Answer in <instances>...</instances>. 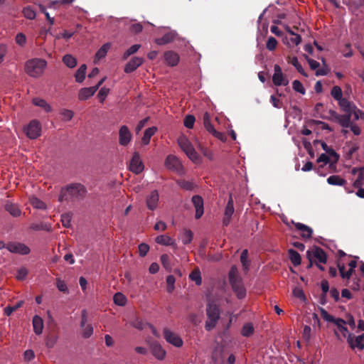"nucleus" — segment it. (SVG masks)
<instances>
[{"instance_id":"nucleus-1","label":"nucleus","mask_w":364,"mask_h":364,"mask_svg":"<svg viewBox=\"0 0 364 364\" xmlns=\"http://www.w3.org/2000/svg\"><path fill=\"white\" fill-rule=\"evenodd\" d=\"M85 193L86 189L84 186L80 183L71 184L61 189L58 200L63 202L82 199Z\"/></svg>"},{"instance_id":"nucleus-2","label":"nucleus","mask_w":364,"mask_h":364,"mask_svg":"<svg viewBox=\"0 0 364 364\" xmlns=\"http://www.w3.org/2000/svg\"><path fill=\"white\" fill-rule=\"evenodd\" d=\"M228 279L232 289L237 297L240 299L245 298L246 296V289L243 285L242 280L239 275L236 266L231 267L228 273Z\"/></svg>"},{"instance_id":"nucleus-3","label":"nucleus","mask_w":364,"mask_h":364,"mask_svg":"<svg viewBox=\"0 0 364 364\" xmlns=\"http://www.w3.org/2000/svg\"><path fill=\"white\" fill-rule=\"evenodd\" d=\"M46 65L47 62L45 60L33 58L26 62L25 71L29 76L38 77L43 73Z\"/></svg>"},{"instance_id":"nucleus-4","label":"nucleus","mask_w":364,"mask_h":364,"mask_svg":"<svg viewBox=\"0 0 364 364\" xmlns=\"http://www.w3.org/2000/svg\"><path fill=\"white\" fill-rule=\"evenodd\" d=\"M353 114H339L336 112L332 114V117L336 122L338 123L342 127L348 128L350 127L352 132L358 136L361 134L360 128L354 123V119H353L351 121V117Z\"/></svg>"},{"instance_id":"nucleus-5","label":"nucleus","mask_w":364,"mask_h":364,"mask_svg":"<svg viewBox=\"0 0 364 364\" xmlns=\"http://www.w3.org/2000/svg\"><path fill=\"white\" fill-rule=\"evenodd\" d=\"M178 144L182 151L193 163L198 164L200 162V156L186 136H180L178 139Z\"/></svg>"},{"instance_id":"nucleus-6","label":"nucleus","mask_w":364,"mask_h":364,"mask_svg":"<svg viewBox=\"0 0 364 364\" xmlns=\"http://www.w3.org/2000/svg\"><path fill=\"white\" fill-rule=\"evenodd\" d=\"M341 109L347 114H353L354 120H364V112L358 109L354 104L346 98H342L338 101Z\"/></svg>"},{"instance_id":"nucleus-7","label":"nucleus","mask_w":364,"mask_h":364,"mask_svg":"<svg viewBox=\"0 0 364 364\" xmlns=\"http://www.w3.org/2000/svg\"><path fill=\"white\" fill-rule=\"evenodd\" d=\"M164 165L170 171L176 172L178 175L185 173L184 168L180 160L174 155H168L165 159Z\"/></svg>"},{"instance_id":"nucleus-8","label":"nucleus","mask_w":364,"mask_h":364,"mask_svg":"<svg viewBox=\"0 0 364 364\" xmlns=\"http://www.w3.org/2000/svg\"><path fill=\"white\" fill-rule=\"evenodd\" d=\"M306 257L309 260L313 259L314 264L320 262L326 264L327 262V255L325 251L317 246H314L306 252Z\"/></svg>"},{"instance_id":"nucleus-9","label":"nucleus","mask_w":364,"mask_h":364,"mask_svg":"<svg viewBox=\"0 0 364 364\" xmlns=\"http://www.w3.org/2000/svg\"><path fill=\"white\" fill-rule=\"evenodd\" d=\"M23 132L30 139H36L41 134V125L38 120L33 119L23 128Z\"/></svg>"},{"instance_id":"nucleus-10","label":"nucleus","mask_w":364,"mask_h":364,"mask_svg":"<svg viewBox=\"0 0 364 364\" xmlns=\"http://www.w3.org/2000/svg\"><path fill=\"white\" fill-rule=\"evenodd\" d=\"M321 317L326 321L333 323L336 324L340 332L345 333L348 331V328L346 326V321L342 318H335L332 315L329 314L326 310L321 309Z\"/></svg>"},{"instance_id":"nucleus-11","label":"nucleus","mask_w":364,"mask_h":364,"mask_svg":"<svg viewBox=\"0 0 364 364\" xmlns=\"http://www.w3.org/2000/svg\"><path fill=\"white\" fill-rule=\"evenodd\" d=\"M272 82L273 84L276 86H286L289 84V80L287 78V77L283 74L281 67L277 64L274 65V66Z\"/></svg>"},{"instance_id":"nucleus-12","label":"nucleus","mask_w":364,"mask_h":364,"mask_svg":"<svg viewBox=\"0 0 364 364\" xmlns=\"http://www.w3.org/2000/svg\"><path fill=\"white\" fill-rule=\"evenodd\" d=\"M163 334L166 341L175 347L181 348L183 345L182 338L176 333L168 328H164Z\"/></svg>"},{"instance_id":"nucleus-13","label":"nucleus","mask_w":364,"mask_h":364,"mask_svg":"<svg viewBox=\"0 0 364 364\" xmlns=\"http://www.w3.org/2000/svg\"><path fill=\"white\" fill-rule=\"evenodd\" d=\"M6 249L11 253L23 255H28L31 252L30 248L25 244L15 242H11L6 244Z\"/></svg>"},{"instance_id":"nucleus-14","label":"nucleus","mask_w":364,"mask_h":364,"mask_svg":"<svg viewBox=\"0 0 364 364\" xmlns=\"http://www.w3.org/2000/svg\"><path fill=\"white\" fill-rule=\"evenodd\" d=\"M129 169L132 172L139 174L144 170V164L138 152H134L130 161Z\"/></svg>"},{"instance_id":"nucleus-15","label":"nucleus","mask_w":364,"mask_h":364,"mask_svg":"<svg viewBox=\"0 0 364 364\" xmlns=\"http://www.w3.org/2000/svg\"><path fill=\"white\" fill-rule=\"evenodd\" d=\"M132 138V134L128 127L126 125L121 126L119 130V144L121 146H126L130 143Z\"/></svg>"},{"instance_id":"nucleus-16","label":"nucleus","mask_w":364,"mask_h":364,"mask_svg":"<svg viewBox=\"0 0 364 364\" xmlns=\"http://www.w3.org/2000/svg\"><path fill=\"white\" fill-rule=\"evenodd\" d=\"M235 209H234V203H233V199L232 197V195H230L228 203L226 205L225 213H224V218L223 220V225L228 226L231 220V217L232 214L234 213Z\"/></svg>"},{"instance_id":"nucleus-17","label":"nucleus","mask_w":364,"mask_h":364,"mask_svg":"<svg viewBox=\"0 0 364 364\" xmlns=\"http://www.w3.org/2000/svg\"><path fill=\"white\" fill-rule=\"evenodd\" d=\"M159 200V195L156 190L152 191L146 198V204L149 210H154L157 208Z\"/></svg>"},{"instance_id":"nucleus-18","label":"nucleus","mask_w":364,"mask_h":364,"mask_svg":"<svg viewBox=\"0 0 364 364\" xmlns=\"http://www.w3.org/2000/svg\"><path fill=\"white\" fill-rule=\"evenodd\" d=\"M192 203L196 208L195 218L199 219L202 217L204 213L203 200L201 196L198 195L192 197Z\"/></svg>"},{"instance_id":"nucleus-19","label":"nucleus","mask_w":364,"mask_h":364,"mask_svg":"<svg viewBox=\"0 0 364 364\" xmlns=\"http://www.w3.org/2000/svg\"><path fill=\"white\" fill-rule=\"evenodd\" d=\"M177 36L178 34L176 31H171L166 33L161 38H155L154 42L159 46L166 45L174 41Z\"/></svg>"},{"instance_id":"nucleus-20","label":"nucleus","mask_w":364,"mask_h":364,"mask_svg":"<svg viewBox=\"0 0 364 364\" xmlns=\"http://www.w3.org/2000/svg\"><path fill=\"white\" fill-rule=\"evenodd\" d=\"M347 341L352 349L358 348L361 350L364 348V333L356 337H352L350 335Z\"/></svg>"},{"instance_id":"nucleus-21","label":"nucleus","mask_w":364,"mask_h":364,"mask_svg":"<svg viewBox=\"0 0 364 364\" xmlns=\"http://www.w3.org/2000/svg\"><path fill=\"white\" fill-rule=\"evenodd\" d=\"M144 63V59L140 57H133L126 65L124 67V72L126 73H130L136 70L142 63Z\"/></svg>"},{"instance_id":"nucleus-22","label":"nucleus","mask_w":364,"mask_h":364,"mask_svg":"<svg viewBox=\"0 0 364 364\" xmlns=\"http://www.w3.org/2000/svg\"><path fill=\"white\" fill-rule=\"evenodd\" d=\"M97 90V87H83L81 88L79 90L77 97L78 100L80 101H85L92 96L94 95V94Z\"/></svg>"},{"instance_id":"nucleus-23","label":"nucleus","mask_w":364,"mask_h":364,"mask_svg":"<svg viewBox=\"0 0 364 364\" xmlns=\"http://www.w3.org/2000/svg\"><path fill=\"white\" fill-rule=\"evenodd\" d=\"M155 242L157 244L164 246H172L174 249H177V245L173 238L166 235H161L155 238Z\"/></svg>"},{"instance_id":"nucleus-24","label":"nucleus","mask_w":364,"mask_h":364,"mask_svg":"<svg viewBox=\"0 0 364 364\" xmlns=\"http://www.w3.org/2000/svg\"><path fill=\"white\" fill-rule=\"evenodd\" d=\"M164 59L169 66L173 67L178 65L180 57L177 53L168 50L164 53Z\"/></svg>"},{"instance_id":"nucleus-25","label":"nucleus","mask_w":364,"mask_h":364,"mask_svg":"<svg viewBox=\"0 0 364 364\" xmlns=\"http://www.w3.org/2000/svg\"><path fill=\"white\" fill-rule=\"evenodd\" d=\"M152 355L158 360H162L165 358L166 352L158 343H153L151 345Z\"/></svg>"},{"instance_id":"nucleus-26","label":"nucleus","mask_w":364,"mask_h":364,"mask_svg":"<svg viewBox=\"0 0 364 364\" xmlns=\"http://www.w3.org/2000/svg\"><path fill=\"white\" fill-rule=\"evenodd\" d=\"M294 226L296 230L301 232V237L303 239L309 240L311 238L313 230L311 228L300 223H294Z\"/></svg>"},{"instance_id":"nucleus-27","label":"nucleus","mask_w":364,"mask_h":364,"mask_svg":"<svg viewBox=\"0 0 364 364\" xmlns=\"http://www.w3.org/2000/svg\"><path fill=\"white\" fill-rule=\"evenodd\" d=\"M206 314L208 318L218 321L220 318V310L218 306L215 304H208Z\"/></svg>"},{"instance_id":"nucleus-28","label":"nucleus","mask_w":364,"mask_h":364,"mask_svg":"<svg viewBox=\"0 0 364 364\" xmlns=\"http://www.w3.org/2000/svg\"><path fill=\"white\" fill-rule=\"evenodd\" d=\"M306 58V60L308 61V63H309L311 69L313 70H316V75H317V76L326 75L328 74V70L327 69H325V68L318 69L320 66V64L318 62H317L316 60H315L314 59L309 58L307 56Z\"/></svg>"},{"instance_id":"nucleus-29","label":"nucleus","mask_w":364,"mask_h":364,"mask_svg":"<svg viewBox=\"0 0 364 364\" xmlns=\"http://www.w3.org/2000/svg\"><path fill=\"white\" fill-rule=\"evenodd\" d=\"M33 331L36 334L40 335L43 332V321L39 316H34L33 318Z\"/></svg>"},{"instance_id":"nucleus-30","label":"nucleus","mask_w":364,"mask_h":364,"mask_svg":"<svg viewBox=\"0 0 364 364\" xmlns=\"http://www.w3.org/2000/svg\"><path fill=\"white\" fill-rule=\"evenodd\" d=\"M156 131L157 128L156 127H151L146 129L144 133V136L141 138V143L144 145L149 144L151 136L154 135Z\"/></svg>"},{"instance_id":"nucleus-31","label":"nucleus","mask_w":364,"mask_h":364,"mask_svg":"<svg viewBox=\"0 0 364 364\" xmlns=\"http://www.w3.org/2000/svg\"><path fill=\"white\" fill-rule=\"evenodd\" d=\"M5 210L14 217H19L21 214V210L18 206L12 203H7L5 205Z\"/></svg>"},{"instance_id":"nucleus-32","label":"nucleus","mask_w":364,"mask_h":364,"mask_svg":"<svg viewBox=\"0 0 364 364\" xmlns=\"http://www.w3.org/2000/svg\"><path fill=\"white\" fill-rule=\"evenodd\" d=\"M32 102L34 105L42 107L46 112H50L52 110L50 105L43 99L36 97L33 99Z\"/></svg>"},{"instance_id":"nucleus-33","label":"nucleus","mask_w":364,"mask_h":364,"mask_svg":"<svg viewBox=\"0 0 364 364\" xmlns=\"http://www.w3.org/2000/svg\"><path fill=\"white\" fill-rule=\"evenodd\" d=\"M327 182L331 185L345 186L346 181L338 175H332L327 178Z\"/></svg>"},{"instance_id":"nucleus-34","label":"nucleus","mask_w":364,"mask_h":364,"mask_svg":"<svg viewBox=\"0 0 364 364\" xmlns=\"http://www.w3.org/2000/svg\"><path fill=\"white\" fill-rule=\"evenodd\" d=\"M288 253L290 261L294 266H298L301 264V256L296 250L290 249L289 250Z\"/></svg>"},{"instance_id":"nucleus-35","label":"nucleus","mask_w":364,"mask_h":364,"mask_svg":"<svg viewBox=\"0 0 364 364\" xmlns=\"http://www.w3.org/2000/svg\"><path fill=\"white\" fill-rule=\"evenodd\" d=\"M86 70L87 66L85 64H82L80 65V67L77 69L75 75L76 82H82L85 80Z\"/></svg>"},{"instance_id":"nucleus-36","label":"nucleus","mask_w":364,"mask_h":364,"mask_svg":"<svg viewBox=\"0 0 364 364\" xmlns=\"http://www.w3.org/2000/svg\"><path fill=\"white\" fill-rule=\"evenodd\" d=\"M189 279L195 282L196 285H200L202 284V278L200 269L198 268L194 269L189 274Z\"/></svg>"},{"instance_id":"nucleus-37","label":"nucleus","mask_w":364,"mask_h":364,"mask_svg":"<svg viewBox=\"0 0 364 364\" xmlns=\"http://www.w3.org/2000/svg\"><path fill=\"white\" fill-rule=\"evenodd\" d=\"M203 120L205 128L209 133L211 134L215 130V128L211 123L210 116L208 112L204 113Z\"/></svg>"},{"instance_id":"nucleus-38","label":"nucleus","mask_w":364,"mask_h":364,"mask_svg":"<svg viewBox=\"0 0 364 364\" xmlns=\"http://www.w3.org/2000/svg\"><path fill=\"white\" fill-rule=\"evenodd\" d=\"M110 43L104 44L96 53L95 58L98 60L105 58L107 53L108 50L110 48Z\"/></svg>"},{"instance_id":"nucleus-39","label":"nucleus","mask_w":364,"mask_h":364,"mask_svg":"<svg viewBox=\"0 0 364 364\" xmlns=\"http://www.w3.org/2000/svg\"><path fill=\"white\" fill-rule=\"evenodd\" d=\"M63 62L68 68H75L77 65V60L73 55L67 54L63 56Z\"/></svg>"},{"instance_id":"nucleus-40","label":"nucleus","mask_w":364,"mask_h":364,"mask_svg":"<svg viewBox=\"0 0 364 364\" xmlns=\"http://www.w3.org/2000/svg\"><path fill=\"white\" fill-rule=\"evenodd\" d=\"M193 238V233L191 230L184 229L182 235V242L184 245L190 244Z\"/></svg>"},{"instance_id":"nucleus-41","label":"nucleus","mask_w":364,"mask_h":364,"mask_svg":"<svg viewBox=\"0 0 364 364\" xmlns=\"http://www.w3.org/2000/svg\"><path fill=\"white\" fill-rule=\"evenodd\" d=\"M285 30L288 32L292 37L290 38V41L293 45H299L301 41V37L299 34H296L289 26H286Z\"/></svg>"},{"instance_id":"nucleus-42","label":"nucleus","mask_w":364,"mask_h":364,"mask_svg":"<svg viewBox=\"0 0 364 364\" xmlns=\"http://www.w3.org/2000/svg\"><path fill=\"white\" fill-rule=\"evenodd\" d=\"M113 301L115 304L123 306L127 303V298L123 294L117 292L114 295Z\"/></svg>"},{"instance_id":"nucleus-43","label":"nucleus","mask_w":364,"mask_h":364,"mask_svg":"<svg viewBox=\"0 0 364 364\" xmlns=\"http://www.w3.org/2000/svg\"><path fill=\"white\" fill-rule=\"evenodd\" d=\"M30 203L31 205L37 209H46V205L41 200L38 198L37 197L33 196L30 198Z\"/></svg>"},{"instance_id":"nucleus-44","label":"nucleus","mask_w":364,"mask_h":364,"mask_svg":"<svg viewBox=\"0 0 364 364\" xmlns=\"http://www.w3.org/2000/svg\"><path fill=\"white\" fill-rule=\"evenodd\" d=\"M338 267L340 272V274L343 279H350L354 271V269H351V268H349V269L347 272H346L344 264H341L339 262L338 263Z\"/></svg>"},{"instance_id":"nucleus-45","label":"nucleus","mask_w":364,"mask_h":364,"mask_svg":"<svg viewBox=\"0 0 364 364\" xmlns=\"http://www.w3.org/2000/svg\"><path fill=\"white\" fill-rule=\"evenodd\" d=\"M23 303V301H19L13 306H6L4 308V314L8 316H10L14 311H16L17 309L21 307Z\"/></svg>"},{"instance_id":"nucleus-46","label":"nucleus","mask_w":364,"mask_h":364,"mask_svg":"<svg viewBox=\"0 0 364 364\" xmlns=\"http://www.w3.org/2000/svg\"><path fill=\"white\" fill-rule=\"evenodd\" d=\"M254 333V327L252 323H247L245 324L241 330V334L243 336L249 337Z\"/></svg>"},{"instance_id":"nucleus-47","label":"nucleus","mask_w":364,"mask_h":364,"mask_svg":"<svg viewBox=\"0 0 364 364\" xmlns=\"http://www.w3.org/2000/svg\"><path fill=\"white\" fill-rule=\"evenodd\" d=\"M72 213H65L61 215V223L63 227L69 228L71 225Z\"/></svg>"},{"instance_id":"nucleus-48","label":"nucleus","mask_w":364,"mask_h":364,"mask_svg":"<svg viewBox=\"0 0 364 364\" xmlns=\"http://www.w3.org/2000/svg\"><path fill=\"white\" fill-rule=\"evenodd\" d=\"M160 260L164 268H165L168 272H171V266L169 256L167 254H163L160 257Z\"/></svg>"},{"instance_id":"nucleus-49","label":"nucleus","mask_w":364,"mask_h":364,"mask_svg":"<svg viewBox=\"0 0 364 364\" xmlns=\"http://www.w3.org/2000/svg\"><path fill=\"white\" fill-rule=\"evenodd\" d=\"M177 184L183 189L187 191H191L194 188V184L191 181H185V180H178L177 181Z\"/></svg>"},{"instance_id":"nucleus-50","label":"nucleus","mask_w":364,"mask_h":364,"mask_svg":"<svg viewBox=\"0 0 364 364\" xmlns=\"http://www.w3.org/2000/svg\"><path fill=\"white\" fill-rule=\"evenodd\" d=\"M23 16L28 19H34L36 18V11L31 6H26L23 9Z\"/></svg>"},{"instance_id":"nucleus-51","label":"nucleus","mask_w":364,"mask_h":364,"mask_svg":"<svg viewBox=\"0 0 364 364\" xmlns=\"http://www.w3.org/2000/svg\"><path fill=\"white\" fill-rule=\"evenodd\" d=\"M140 47H141V45H139V44H135V45L132 46L123 54V59L126 60L129 56L136 53L138 51V50L140 48Z\"/></svg>"},{"instance_id":"nucleus-52","label":"nucleus","mask_w":364,"mask_h":364,"mask_svg":"<svg viewBox=\"0 0 364 364\" xmlns=\"http://www.w3.org/2000/svg\"><path fill=\"white\" fill-rule=\"evenodd\" d=\"M291 63L296 68L297 71L302 75L307 77V74L305 73L302 65L299 63L296 57H293L291 60Z\"/></svg>"},{"instance_id":"nucleus-53","label":"nucleus","mask_w":364,"mask_h":364,"mask_svg":"<svg viewBox=\"0 0 364 364\" xmlns=\"http://www.w3.org/2000/svg\"><path fill=\"white\" fill-rule=\"evenodd\" d=\"M331 94L332 97L338 101L343 98L342 90L339 86H333V88L331 89Z\"/></svg>"},{"instance_id":"nucleus-54","label":"nucleus","mask_w":364,"mask_h":364,"mask_svg":"<svg viewBox=\"0 0 364 364\" xmlns=\"http://www.w3.org/2000/svg\"><path fill=\"white\" fill-rule=\"evenodd\" d=\"M28 274V269L26 267H22L17 270L16 278L17 280L23 281L26 278Z\"/></svg>"},{"instance_id":"nucleus-55","label":"nucleus","mask_w":364,"mask_h":364,"mask_svg":"<svg viewBox=\"0 0 364 364\" xmlns=\"http://www.w3.org/2000/svg\"><path fill=\"white\" fill-rule=\"evenodd\" d=\"M292 87L296 92H299L300 94L304 95L306 92V90L302 83L298 80L293 81Z\"/></svg>"},{"instance_id":"nucleus-56","label":"nucleus","mask_w":364,"mask_h":364,"mask_svg":"<svg viewBox=\"0 0 364 364\" xmlns=\"http://www.w3.org/2000/svg\"><path fill=\"white\" fill-rule=\"evenodd\" d=\"M175 282H176V279H175L174 276H173V275L167 276V277H166V284H167V291L168 293H171L174 290V289H175V286H174Z\"/></svg>"},{"instance_id":"nucleus-57","label":"nucleus","mask_w":364,"mask_h":364,"mask_svg":"<svg viewBox=\"0 0 364 364\" xmlns=\"http://www.w3.org/2000/svg\"><path fill=\"white\" fill-rule=\"evenodd\" d=\"M247 250H244L240 255V262L245 270H247L249 267V262L247 260Z\"/></svg>"},{"instance_id":"nucleus-58","label":"nucleus","mask_w":364,"mask_h":364,"mask_svg":"<svg viewBox=\"0 0 364 364\" xmlns=\"http://www.w3.org/2000/svg\"><path fill=\"white\" fill-rule=\"evenodd\" d=\"M60 115L64 121H70L74 116V112L70 109H63L60 112Z\"/></svg>"},{"instance_id":"nucleus-59","label":"nucleus","mask_w":364,"mask_h":364,"mask_svg":"<svg viewBox=\"0 0 364 364\" xmlns=\"http://www.w3.org/2000/svg\"><path fill=\"white\" fill-rule=\"evenodd\" d=\"M277 41L275 38L271 36L268 38L267 43H266V48L270 51H272L276 49L277 46Z\"/></svg>"},{"instance_id":"nucleus-60","label":"nucleus","mask_w":364,"mask_h":364,"mask_svg":"<svg viewBox=\"0 0 364 364\" xmlns=\"http://www.w3.org/2000/svg\"><path fill=\"white\" fill-rule=\"evenodd\" d=\"M196 118L193 115H187L183 121L184 126L188 129H192L193 127Z\"/></svg>"},{"instance_id":"nucleus-61","label":"nucleus","mask_w":364,"mask_h":364,"mask_svg":"<svg viewBox=\"0 0 364 364\" xmlns=\"http://www.w3.org/2000/svg\"><path fill=\"white\" fill-rule=\"evenodd\" d=\"M109 88H107L105 87H102L98 94H97V97L100 100V102L101 103H103L104 101L105 100L106 97H107V95H109Z\"/></svg>"},{"instance_id":"nucleus-62","label":"nucleus","mask_w":364,"mask_h":364,"mask_svg":"<svg viewBox=\"0 0 364 364\" xmlns=\"http://www.w3.org/2000/svg\"><path fill=\"white\" fill-rule=\"evenodd\" d=\"M363 171H364V168H361L360 172L358 174L357 179L353 182V186L355 188H360L363 185V183H364V182H363V181H364Z\"/></svg>"},{"instance_id":"nucleus-63","label":"nucleus","mask_w":364,"mask_h":364,"mask_svg":"<svg viewBox=\"0 0 364 364\" xmlns=\"http://www.w3.org/2000/svg\"><path fill=\"white\" fill-rule=\"evenodd\" d=\"M56 286L60 291H62V292L66 293V294H68L69 292L65 282L59 278H58L56 279Z\"/></svg>"},{"instance_id":"nucleus-64","label":"nucleus","mask_w":364,"mask_h":364,"mask_svg":"<svg viewBox=\"0 0 364 364\" xmlns=\"http://www.w3.org/2000/svg\"><path fill=\"white\" fill-rule=\"evenodd\" d=\"M82 331V336L85 338H90L93 333V328L91 324L85 325Z\"/></svg>"}]
</instances>
